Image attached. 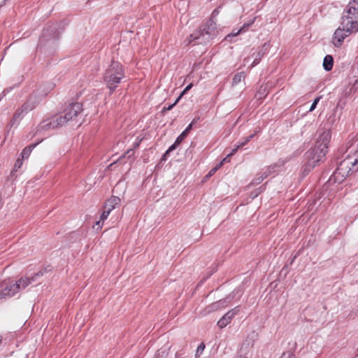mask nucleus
I'll return each instance as SVG.
<instances>
[{"instance_id":"23","label":"nucleus","mask_w":358,"mask_h":358,"mask_svg":"<svg viewBox=\"0 0 358 358\" xmlns=\"http://www.w3.org/2000/svg\"><path fill=\"white\" fill-rule=\"evenodd\" d=\"M227 158H228L227 157L226 158H224V159H223V161H222V162H220L218 165H217L215 168L212 169L209 171L208 174L207 175V177H210V176H213V175L215 173V171H216L218 169H220V168L222 166V165L223 162H225V161L227 159Z\"/></svg>"},{"instance_id":"5","label":"nucleus","mask_w":358,"mask_h":358,"mask_svg":"<svg viewBox=\"0 0 358 358\" xmlns=\"http://www.w3.org/2000/svg\"><path fill=\"white\" fill-rule=\"evenodd\" d=\"M344 16H342V27H338L334 34L333 43L336 47L341 46L343 40L350 34L358 31V24L350 22L348 25L344 24Z\"/></svg>"},{"instance_id":"17","label":"nucleus","mask_w":358,"mask_h":358,"mask_svg":"<svg viewBox=\"0 0 358 358\" xmlns=\"http://www.w3.org/2000/svg\"><path fill=\"white\" fill-rule=\"evenodd\" d=\"M254 136H255V134H251L247 137H245V138H242L241 141H239L238 145L236 146L235 148H234L232 150L231 152L227 155V157H229L234 155L236 152V151L238 150V148H242V147L245 146L246 144H248Z\"/></svg>"},{"instance_id":"2","label":"nucleus","mask_w":358,"mask_h":358,"mask_svg":"<svg viewBox=\"0 0 358 358\" xmlns=\"http://www.w3.org/2000/svg\"><path fill=\"white\" fill-rule=\"evenodd\" d=\"M124 66L117 61H112L106 69L103 75V81L112 94L117 88L118 84L124 78Z\"/></svg>"},{"instance_id":"36","label":"nucleus","mask_w":358,"mask_h":358,"mask_svg":"<svg viewBox=\"0 0 358 358\" xmlns=\"http://www.w3.org/2000/svg\"><path fill=\"white\" fill-rule=\"evenodd\" d=\"M205 348V345L203 343H201L199 345L198 348H197V351H203Z\"/></svg>"},{"instance_id":"8","label":"nucleus","mask_w":358,"mask_h":358,"mask_svg":"<svg viewBox=\"0 0 358 358\" xmlns=\"http://www.w3.org/2000/svg\"><path fill=\"white\" fill-rule=\"evenodd\" d=\"M344 24H358V0H352L349 2L347 9L344 11Z\"/></svg>"},{"instance_id":"29","label":"nucleus","mask_w":358,"mask_h":358,"mask_svg":"<svg viewBox=\"0 0 358 358\" xmlns=\"http://www.w3.org/2000/svg\"><path fill=\"white\" fill-rule=\"evenodd\" d=\"M221 6H219L218 8H215L213 12H212V14H211V17L210 19H212L213 20H215V19L216 18V17L218 15L219 13H220V9Z\"/></svg>"},{"instance_id":"10","label":"nucleus","mask_w":358,"mask_h":358,"mask_svg":"<svg viewBox=\"0 0 358 358\" xmlns=\"http://www.w3.org/2000/svg\"><path fill=\"white\" fill-rule=\"evenodd\" d=\"M331 138V134L329 129H320L318 131V136L316 139L315 147L327 153L328 145L330 143Z\"/></svg>"},{"instance_id":"41","label":"nucleus","mask_w":358,"mask_h":358,"mask_svg":"<svg viewBox=\"0 0 358 358\" xmlns=\"http://www.w3.org/2000/svg\"><path fill=\"white\" fill-rule=\"evenodd\" d=\"M159 354H160V351L159 350L158 352H157V356H159Z\"/></svg>"},{"instance_id":"35","label":"nucleus","mask_w":358,"mask_h":358,"mask_svg":"<svg viewBox=\"0 0 358 358\" xmlns=\"http://www.w3.org/2000/svg\"><path fill=\"white\" fill-rule=\"evenodd\" d=\"M199 120V117H195L192 120V121L191 122V123L189 124H191L192 127L194 124H196Z\"/></svg>"},{"instance_id":"21","label":"nucleus","mask_w":358,"mask_h":358,"mask_svg":"<svg viewBox=\"0 0 358 358\" xmlns=\"http://www.w3.org/2000/svg\"><path fill=\"white\" fill-rule=\"evenodd\" d=\"M244 77V73L243 72H239L234 75L232 80L233 85H238L242 80V78Z\"/></svg>"},{"instance_id":"7","label":"nucleus","mask_w":358,"mask_h":358,"mask_svg":"<svg viewBox=\"0 0 358 358\" xmlns=\"http://www.w3.org/2000/svg\"><path fill=\"white\" fill-rule=\"evenodd\" d=\"M82 110L83 107L81 103L78 102L69 103L64 110L62 115L57 116L58 118H60L62 120V126H64L69 121L75 120Z\"/></svg>"},{"instance_id":"38","label":"nucleus","mask_w":358,"mask_h":358,"mask_svg":"<svg viewBox=\"0 0 358 358\" xmlns=\"http://www.w3.org/2000/svg\"><path fill=\"white\" fill-rule=\"evenodd\" d=\"M169 154H166V152L164 154V155L162 156V160H166V156L168 155Z\"/></svg>"},{"instance_id":"26","label":"nucleus","mask_w":358,"mask_h":358,"mask_svg":"<svg viewBox=\"0 0 358 358\" xmlns=\"http://www.w3.org/2000/svg\"><path fill=\"white\" fill-rule=\"evenodd\" d=\"M320 96H318L317 98L315 99V100L313 101L310 109H309V111L311 112V111H313L316 106H317V104L318 103V102L320 101Z\"/></svg>"},{"instance_id":"4","label":"nucleus","mask_w":358,"mask_h":358,"mask_svg":"<svg viewBox=\"0 0 358 358\" xmlns=\"http://www.w3.org/2000/svg\"><path fill=\"white\" fill-rule=\"evenodd\" d=\"M217 33L216 21L209 19L203 28L192 33L188 41V45L203 44L213 39Z\"/></svg>"},{"instance_id":"16","label":"nucleus","mask_w":358,"mask_h":358,"mask_svg":"<svg viewBox=\"0 0 358 358\" xmlns=\"http://www.w3.org/2000/svg\"><path fill=\"white\" fill-rule=\"evenodd\" d=\"M120 203V199L117 196H111L104 204L103 208L110 213Z\"/></svg>"},{"instance_id":"39","label":"nucleus","mask_w":358,"mask_h":358,"mask_svg":"<svg viewBox=\"0 0 358 358\" xmlns=\"http://www.w3.org/2000/svg\"><path fill=\"white\" fill-rule=\"evenodd\" d=\"M138 145H139V143H136L134 145V148H137V147H138Z\"/></svg>"},{"instance_id":"37","label":"nucleus","mask_w":358,"mask_h":358,"mask_svg":"<svg viewBox=\"0 0 358 358\" xmlns=\"http://www.w3.org/2000/svg\"><path fill=\"white\" fill-rule=\"evenodd\" d=\"M250 59H251L250 57H247V58H245V59H244V62H245V64H246V63L249 62L250 61Z\"/></svg>"},{"instance_id":"9","label":"nucleus","mask_w":358,"mask_h":358,"mask_svg":"<svg viewBox=\"0 0 358 358\" xmlns=\"http://www.w3.org/2000/svg\"><path fill=\"white\" fill-rule=\"evenodd\" d=\"M31 99L32 97L30 96L27 101L24 103L21 106V108L17 109V111L14 113L12 119L10 121V127H13L15 124H18V122L22 119L25 114L36 107V103L33 102Z\"/></svg>"},{"instance_id":"31","label":"nucleus","mask_w":358,"mask_h":358,"mask_svg":"<svg viewBox=\"0 0 358 358\" xmlns=\"http://www.w3.org/2000/svg\"><path fill=\"white\" fill-rule=\"evenodd\" d=\"M103 222L102 220H99V221H96L95 224L93 226V228L96 230H99V229H101L102 227V224H101V222Z\"/></svg>"},{"instance_id":"27","label":"nucleus","mask_w":358,"mask_h":358,"mask_svg":"<svg viewBox=\"0 0 358 358\" xmlns=\"http://www.w3.org/2000/svg\"><path fill=\"white\" fill-rule=\"evenodd\" d=\"M110 213L108 210H106V209L103 208V211L100 216V220L103 222L105 220L107 219Z\"/></svg>"},{"instance_id":"12","label":"nucleus","mask_w":358,"mask_h":358,"mask_svg":"<svg viewBox=\"0 0 358 358\" xmlns=\"http://www.w3.org/2000/svg\"><path fill=\"white\" fill-rule=\"evenodd\" d=\"M269 48V42H266L263 44V45L258 48L257 51L256 52H254L251 55V57L253 58V61L250 66V68L254 67L255 66L259 63L262 58L268 52Z\"/></svg>"},{"instance_id":"28","label":"nucleus","mask_w":358,"mask_h":358,"mask_svg":"<svg viewBox=\"0 0 358 358\" xmlns=\"http://www.w3.org/2000/svg\"><path fill=\"white\" fill-rule=\"evenodd\" d=\"M280 358H296V357H295V355H294V354L293 352H284Z\"/></svg>"},{"instance_id":"30","label":"nucleus","mask_w":358,"mask_h":358,"mask_svg":"<svg viewBox=\"0 0 358 358\" xmlns=\"http://www.w3.org/2000/svg\"><path fill=\"white\" fill-rule=\"evenodd\" d=\"M180 143H176V141H175V143L171 145L169 147V148L166 151V154H169L170 152L173 151V150H175L176 148V147L179 145Z\"/></svg>"},{"instance_id":"3","label":"nucleus","mask_w":358,"mask_h":358,"mask_svg":"<svg viewBox=\"0 0 358 358\" xmlns=\"http://www.w3.org/2000/svg\"><path fill=\"white\" fill-rule=\"evenodd\" d=\"M347 151L349 153L353 152V155H349L341 161L336 171V174H341L342 176L358 171V138L348 147Z\"/></svg>"},{"instance_id":"33","label":"nucleus","mask_w":358,"mask_h":358,"mask_svg":"<svg viewBox=\"0 0 358 358\" xmlns=\"http://www.w3.org/2000/svg\"><path fill=\"white\" fill-rule=\"evenodd\" d=\"M241 33V31H239V29L238 31H235V29H234L231 34H229L227 37H233V36H237L238 34Z\"/></svg>"},{"instance_id":"22","label":"nucleus","mask_w":358,"mask_h":358,"mask_svg":"<svg viewBox=\"0 0 358 358\" xmlns=\"http://www.w3.org/2000/svg\"><path fill=\"white\" fill-rule=\"evenodd\" d=\"M256 20V17H253L249 22L245 23L240 29L239 31L244 32L246 29H248L253 23L255 22Z\"/></svg>"},{"instance_id":"25","label":"nucleus","mask_w":358,"mask_h":358,"mask_svg":"<svg viewBox=\"0 0 358 358\" xmlns=\"http://www.w3.org/2000/svg\"><path fill=\"white\" fill-rule=\"evenodd\" d=\"M180 96H178V97L176 99V101H175V102H174L173 103L170 104V105H169L168 106H164V108H163V110H162V112L166 111V110H171V109H172V108H173V107H174V106H175L178 103V101H179V100H180Z\"/></svg>"},{"instance_id":"14","label":"nucleus","mask_w":358,"mask_h":358,"mask_svg":"<svg viewBox=\"0 0 358 358\" xmlns=\"http://www.w3.org/2000/svg\"><path fill=\"white\" fill-rule=\"evenodd\" d=\"M274 167H268L266 171L264 172L259 173L256 175V176L252 180L251 185H257L260 184L266 178H267L271 173V170H273Z\"/></svg>"},{"instance_id":"6","label":"nucleus","mask_w":358,"mask_h":358,"mask_svg":"<svg viewBox=\"0 0 358 358\" xmlns=\"http://www.w3.org/2000/svg\"><path fill=\"white\" fill-rule=\"evenodd\" d=\"M326 154L327 153H325L324 151L320 150V149L315 146L308 150L304 155L306 161L304 171H310V170L313 169L318 162L324 158Z\"/></svg>"},{"instance_id":"19","label":"nucleus","mask_w":358,"mask_h":358,"mask_svg":"<svg viewBox=\"0 0 358 358\" xmlns=\"http://www.w3.org/2000/svg\"><path fill=\"white\" fill-rule=\"evenodd\" d=\"M192 129V125L189 124L186 129L177 137L176 143H180L188 135Z\"/></svg>"},{"instance_id":"24","label":"nucleus","mask_w":358,"mask_h":358,"mask_svg":"<svg viewBox=\"0 0 358 358\" xmlns=\"http://www.w3.org/2000/svg\"><path fill=\"white\" fill-rule=\"evenodd\" d=\"M22 164V162L20 159H17L14 164V167L13 171H11V174L13 175L14 172L17 171V170L21 167Z\"/></svg>"},{"instance_id":"42","label":"nucleus","mask_w":358,"mask_h":358,"mask_svg":"<svg viewBox=\"0 0 358 358\" xmlns=\"http://www.w3.org/2000/svg\"><path fill=\"white\" fill-rule=\"evenodd\" d=\"M178 353H176V358H178Z\"/></svg>"},{"instance_id":"18","label":"nucleus","mask_w":358,"mask_h":358,"mask_svg":"<svg viewBox=\"0 0 358 358\" xmlns=\"http://www.w3.org/2000/svg\"><path fill=\"white\" fill-rule=\"evenodd\" d=\"M333 57L331 55H326L323 61L324 69L327 71L331 70L333 67Z\"/></svg>"},{"instance_id":"20","label":"nucleus","mask_w":358,"mask_h":358,"mask_svg":"<svg viewBox=\"0 0 358 358\" xmlns=\"http://www.w3.org/2000/svg\"><path fill=\"white\" fill-rule=\"evenodd\" d=\"M37 145V143L36 144H32L28 147H26L25 148H24L21 152V156H22V159H27L29 157V156L30 155L32 150L36 147V145Z\"/></svg>"},{"instance_id":"40","label":"nucleus","mask_w":358,"mask_h":358,"mask_svg":"<svg viewBox=\"0 0 358 358\" xmlns=\"http://www.w3.org/2000/svg\"><path fill=\"white\" fill-rule=\"evenodd\" d=\"M8 90H4L3 91V95H5L6 92H8Z\"/></svg>"},{"instance_id":"43","label":"nucleus","mask_w":358,"mask_h":358,"mask_svg":"<svg viewBox=\"0 0 358 358\" xmlns=\"http://www.w3.org/2000/svg\"><path fill=\"white\" fill-rule=\"evenodd\" d=\"M157 358V357H156Z\"/></svg>"},{"instance_id":"34","label":"nucleus","mask_w":358,"mask_h":358,"mask_svg":"<svg viewBox=\"0 0 358 358\" xmlns=\"http://www.w3.org/2000/svg\"><path fill=\"white\" fill-rule=\"evenodd\" d=\"M127 154L128 155V157H130L131 156L134 155V149H129L127 150Z\"/></svg>"},{"instance_id":"13","label":"nucleus","mask_w":358,"mask_h":358,"mask_svg":"<svg viewBox=\"0 0 358 358\" xmlns=\"http://www.w3.org/2000/svg\"><path fill=\"white\" fill-rule=\"evenodd\" d=\"M238 306L229 310L222 317L221 319L218 320L217 326L220 329H223L224 327H225L228 324L231 322V320L234 317V316L238 313Z\"/></svg>"},{"instance_id":"32","label":"nucleus","mask_w":358,"mask_h":358,"mask_svg":"<svg viewBox=\"0 0 358 358\" xmlns=\"http://www.w3.org/2000/svg\"><path fill=\"white\" fill-rule=\"evenodd\" d=\"M193 85L192 83L189 84L185 89L182 92V93L180 94V95L179 96H180V98L182 97V96L183 94H185L187 91H189L192 87Z\"/></svg>"},{"instance_id":"11","label":"nucleus","mask_w":358,"mask_h":358,"mask_svg":"<svg viewBox=\"0 0 358 358\" xmlns=\"http://www.w3.org/2000/svg\"><path fill=\"white\" fill-rule=\"evenodd\" d=\"M61 119L58 118L57 116L52 117L51 118L43 120L37 127L36 132L41 133L44 131L62 127L61 124Z\"/></svg>"},{"instance_id":"15","label":"nucleus","mask_w":358,"mask_h":358,"mask_svg":"<svg viewBox=\"0 0 358 358\" xmlns=\"http://www.w3.org/2000/svg\"><path fill=\"white\" fill-rule=\"evenodd\" d=\"M231 299H232V297H231L230 296H228L225 299H223L222 300H220L218 301L213 303L212 304H210V306H208L206 308V311L208 313L216 311L221 307L225 306H226L225 303H227V301L229 300H231Z\"/></svg>"},{"instance_id":"1","label":"nucleus","mask_w":358,"mask_h":358,"mask_svg":"<svg viewBox=\"0 0 358 358\" xmlns=\"http://www.w3.org/2000/svg\"><path fill=\"white\" fill-rule=\"evenodd\" d=\"M46 271V268L41 270L35 273L31 278L22 277L15 283L8 282L0 283V300L13 296L20 290L24 289L32 282L35 281L37 278L43 276Z\"/></svg>"}]
</instances>
